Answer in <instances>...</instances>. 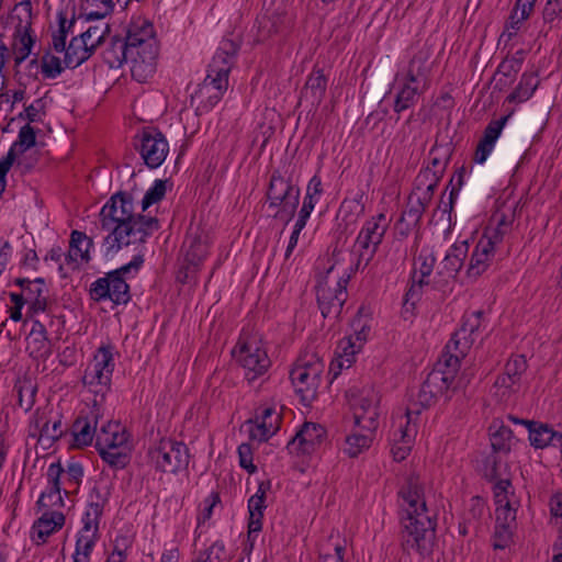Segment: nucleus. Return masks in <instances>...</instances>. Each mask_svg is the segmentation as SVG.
Listing matches in <instances>:
<instances>
[{"instance_id":"58836bf2","label":"nucleus","mask_w":562,"mask_h":562,"mask_svg":"<svg viewBox=\"0 0 562 562\" xmlns=\"http://www.w3.org/2000/svg\"><path fill=\"white\" fill-rule=\"evenodd\" d=\"M369 434H351L346 438V448L345 451L350 458L358 457L364 449H368L372 443V432Z\"/></svg>"},{"instance_id":"4468645a","label":"nucleus","mask_w":562,"mask_h":562,"mask_svg":"<svg viewBox=\"0 0 562 562\" xmlns=\"http://www.w3.org/2000/svg\"><path fill=\"white\" fill-rule=\"evenodd\" d=\"M130 434L119 422H106L97 432L95 449H125L128 443Z\"/></svg>"},{"instance_id":"f704fd0d","label":"nucleus","mask_w":562,"mask_h":562,"mask_svg":"<svg viewBox=\"0 0 562 562\" xmlns=\"http://www.w3.org/2000/svg\"><path fill=\"white\" fill-rule=\"evenodd\" d=\"M14 390L18 393L19 406L24 412H29L35 403V395L37 391L36 384L31 379L24 378L22 380H18L14 385Z\"/></svg>"},{"instance_id":"13d9d810","label":"nucleus","mask_w":562,"mask_h":562,"mask_svg":"<svg viewBox=\"0 0 562 562\" xmlns=\"http://www.w3.org/2000/svg\"><path fill=\"white\" fill-rule=\"evenodd\" d=\"M60 493L61 491L55 492V488H50L47 493H42L36 502L38 509L49 508L56 505L64 506Z\"/></svg>"},{"instance_id":"de8ad7c7","label":"nucleus","mask_w":562,"mask_h":562,"mask_svg":"<svg viewBox=\"0 0 562 562\" xmlns=\"http://www.w3.org/2000/svg\"><path fill=\"white\" fill-rule=\"evenodd\" d=\"M168 180L158 179L154 186L147 190L142 200V213L148 210L153 204L161 201L166 195Z\"/></svg>"},{"instance_id":"72a5a7b5","label":"nucleus","mask_w":562,"mask_h":562,"mask_svg":"<svg viewBox=\"0 0 562 562\" xmlns=\"http://www.w3.org/2000/svg\"><path fill=\"white\" fill-rule=\"evenodd\" d=\"M36 145V132L30 124L23 125L18 134V139L13 143L7 154H12L13 161L16 159V155L24 154L27 149Z\"/></svg>"},{"instance_id":"a878e982","label":"nucleus","mask_w":562,"mask_h":562,"mask_svg":"<svg viewBox=\"0 0 562 562\" xmlns=\"http://www.w3.org/2000/svg\"><path fill=\"white\" fill-rule=\"evenodd\" d=\"M98 426V414L91 412V418L78 417L74 423V439L75 445L78 448L89 446L93 441V437H97Z\"/></svg>"},{"instance_id":"7ed1b4c3","label":"nucleus","mask_w":562,"mask_h":562,"mask_svg":"<svg viewBox=\"0 0 562 562\" xmlns=\"http://www.w3.org/2000/svg\"><path fill=\"white\" fill-rule=\"evenodd\" d=\"M133 247L136 254L128 263L105 273L90 285L89 295L92 301L110 300L115 305H126L131 301L132 295L125 276L132 270L138 271L143 266L145 245Z\"/></svg>"},{"instance_id":"b1692460","label":"nucleus","mask_w":562,"mask_h":562,"mask_svg":"<svg viewBox=\"0 0 562 562\" xmlns=\"http://www.w3.org/2000/svg\"><path fill=\"white\" fill-rule=\"evenodd\" d=\"M93 246V239L85 233L72 231L70 234L69 250L66 255V262L74 263L78 268V257L83 261L90 260L89 250Z\"/></svg>"},{"instance_id":"49530a36","label":"nucleus","mask_w":562,"mask_h":562,"mask_svg":"<svg viewBox=\"0 0 562 562\" xmlns=\"http://www.w3.org/2000/svg\"><path fill=\"white\" fill-rule=\"evenodd\" d=\"M110 31V25L104 23L102 25L90 26L87 31L82 32L80 36L83 37L87 44L93 45V50L95 52L97 48L104 43Z\"/></svg>"},{"instance_id":"5fc2aeb1","label":"nucleus","mask_w":562,"mask_h":562,"mask_svg":"<svg viewBox=\"0 0 562 562\" xmlns=\"http://www.w3.org/2000/svg\"><path fill=\"white\" fill-rule=\"evenodd\" d=\"M91 363H98L99 368L98 370L104 371L109 370L110 373L113 372L114 363H113V356L111 351V347H100L98 350V353L94 356Z\"/></svg>"},{"instance_id":"c85d7f7f","label":"nucleus","mask_w":562,"mask_h":562,"mask_svg":"<svg viewBox=\"0 0 562 562\" xmlns=\"http://www.w3.org/2000/svg\"><path fill=\"white\" fill-rule=\"evenodd\" d=\"M103 60L110 68H119L123 63L131 59V54L126 47V43L120 36H113L109 47L102 54Z\"/></svg>"},{"instance_id":"4c0bfd02","label":"nucleus","mask_w":562,"mask_h":562,"mask_svg":"<svg viewBox=\"0 0 562 562\" xmlns=\"http://www.w3.org/2000/svg\"><path fill=\"white\" fill-rule=\"evenodd\" d=\"M67 68L59 57L46 50L41 58V70L45 79H55Z\"/></svg>"},{"instance_id":"412c9836","label":"nucleus","mask_w":562,"mask_h":562,"mask_svg":"<svg viewBox=\"0 0 562 562\" xmlns=\"http://www.w3.org/2000/svg\"><path fill=\"white\" fill-rule=\"evenodd\" d=\"M530 445L536 449H544L549 446L562 450V432L553 430L548 424L536 422L529 430Z\"/></svg>"},{"instance_id":"f03ea898","label":"nucleus","mask_w":562,"mask_h":562,"mask_svg":"<svg viewBox=\"0 0 562 562\" xmlns=\"http://www.w3.org/2000/svg\"><path fill=\"white\" fill-rule=\"evenodd\" d=\"M398 495L407 504L401 518V543L405 552L415 550L422 557L432 553L436 522L427 515L424 487L419 476L412 474L406 479Z\"/></svg>"},{"instance_id":"20e7f679","label":"nucleus","mask_w":562,"mask_h":562,"mask_svg":"<svg viewBox=\"0 0 562 562\" xmlns=\"http://www.w3.org/2000/svg\"><path fill=\"white\" fill-rule=\"evenodd\" d=\"M334 267L335 266L331 265L327 269L326 276L318 281L316 286L317 304L324 318L330 316L338 317L348 296L347 285L350 280V274L340 277L334 288L328 284L327 278L334 270Z\"/></svg>"},{"instance_id":"f3484780","label":"nucleus","mask_w":562,"mask_h":562,"mask_svg":"<svg viewBox=\"0 0 562 562\" xmlns=\"http://www.w3.org/2000/svg\"><path fill=\"white\" fill-rule=\"evenodd\" d=\"M65 525V515L60 512L47 510L32 526V539L37 544L46 542L47 538Z\"/></svg>"},{"instance_id":"3c124183","label":"nucleus","mask_w":562,"mask_h":562,"mask_svg":"<svg viewBox=\"0 0 562 562\" xmlns=\"http://www.w3.org/2000/svg\"><path fill=\"white\" fill-rule=\"evenodd\" d=\"M528 364L525 356L517 355L507 361L505 364V372L519 385L521 376L526 372Z\"/></svg>"},{"instance_id":"338daca9","label":"nucleus","mask_w":562,"mask_h":562,"mask_svg":"<svg viewBox=\"0 0 562 562\" xmlns=\"http://www.w3.org/2000/svg\"><path fill=\"white\" fill-rule=\"evenodd\" d=\"M316 202H317V200L312 199V196L310 194L305 195L303 205L299 212V217L296 221L300 223V226L306 225V222H307L312 211L314 210Z\"/></svg>"},{"instance_id":"0eeeda50","label":"nucleus","mask_w":562,"mask_h":562,"mask_svg":"<svg viewBox=\"0 0 562 562\" xmlns=\"http://www.w3.org/2000/svg\"><path fill=\"white\" fill-rule=\"evenodd\" d=\"M153 35V25L147 20H142L138 22H133L127 29L126 36L123 38V42L126 43V47L131 54V60L133 61V66L131 68L132 76L136 78L138 81L145 79L143 72L148 71L153 72L155 65L153 59L148 63L139 55L137 52V57L134 56L133 50L146 44V41L150 38Z\"/></svg>"},{"instance_id":"4be33fe9","label":"nucleus","mask_w":562,"mask_h":562,"mask_svg":"<svg viewBox=\"0 0 562 562\" xmlns=\"http://www.w3.org/2000/svg\"><path fill=\"white\" fill-rule=\"evenodd\" d=\"M327 89V78L323 69H314L301 91V100L310 102L311 105H319Z\"/></svg>"},{"instance_id":"79ce46f5","label":"nucleus","mask_w":562,"mask_h":562,"mask_svg":"<svg viewBox=\"0 0 562 562\" xmlns=\"http://www.w3.org/2000/svg\"><path fill=\"white\" fill-rule=\"evenodd\" d=\"M440 169L426 167L422 169L415 180V190L435 191L440 181Z\"/></svg>"},{"instance_id":"4d7b16f0","label":"nucleus","mask_w":562,"mask_h":562,"mask_svg":"<svg viewBox=\"0 0 562 562\" xmlns=\"http://www.w3.org/2000/svg\"><path fill=\"white\" fill-rule=\"evenodd\" d=\"M464 173H465V168L461 167L456 171L453 177L450 179V184L452 186V189H451L450 195H449L448 209H445V212L452 211L453 203L457 199L458 192L460 191V189L463 184Z\"/></svg>"},{"instance_id":"a19ab883","label":"nucleus","mask_w":562,"mask_h":562,"mask_svg":"<svg viewBox=\"0 0 562 562\" xmlns=\"http://www.w3.org/2000/svg\"><path fill=\"white\" fill-rule=\"evenodd\" d=\"M286 190H293V183L291 180L284 179L278 171H274L270 178L267 191L268 203H276Z\"/></svg>"},{"instance_id":"c756f323","label":"nucleus","mask_w":562,"mask_h":562,"mask_svg":"<svg viewBox=\"0 0 562 562\" xmlns=\"http://www.w3.org/2000/svg\"><path fill=\"white\" fill-rule=\"evenodd\" d=\"M102 459L111 469L123 470L132 459V446H125V449H95Z\"/></svg>"},{"instance_id":"5701e85b","label":"nucleus","mask_w":562,"mask_h":562,"mask_svg":"<svg viewBox=\"0 0 562 562\" xmlns=\"http://www.w3.org/2000/svg\"><path fill=\"white\" fill-rule=\"evenodd\" d=\"M228 88V77L207 69V75L200 87L201 94H207L211 106L216 105Z\"/></svg>"},{"instance_id":"2f4dec72","label":"nucleus","mask_w":562,"mask_h":562,"mask_svg":"<svg viewBox=\"0 0 562 562\" xmlns=\"http://www.w3.org/2000/svg\"><path fill=\"white\" fill-rule=\"evenodd\" d=\"M537 74L525 72L521 76L520 82L514 89V91L507 97L508 102H524L527 101L536 91L539 86V80H537Z\"/></svg>"},{"instance_id":"603ef678","label":"nucleus","mask_w":562,"mask_h":562,"mask_svg":"<svg viewBox=\"0 0 562 562\" xmlns=\"http://www.w3.org/2000/svg\"><path fill=\"white\" fill-rule=\"evenodd\" d=\"M512 541V532L509 529V525L502 522V517L499 514L497 515V522L495 525L494 531V542L493 548L496 550H503L509 546Z\"/></svg>"},{"instance_id":"6ab92c4d","label":"nucleus","mask_w":562,"mask_h":562,"mask_svg":"<svg viewBox=\"0 0 562 562\" xmlns=\"http://www.w3.org/2000/svg\"><path fill=\"white\" fill-rule=\"evenodd\" d=\"M63 52L64 64L69 69L79 67L94 54L93 45L87 44L80 35L74 36Z\"/></svg>"},{"instance_id":"dca6fc26","label":"nucleus","mask_w":562,"mask_h":562,"mask_svg":"<svg viewBox=\"0 0 562 562\" xmlns=\"http://www.w3.org/2000/svg\"><path fill=\"white\" fill-rule=\"evenodd\" d=\"M513 113L514 111H510L508 114L498 120H493L487 124L474 153L473 159L476 164H483L487 159V156L493 150L495 142L499 137L502 130Z\"/></svg>"},{"instance_id":"8fccbe9b","label":"nucleus","mask_w":562,"mask_h":562,"mask_svg":"<svg viewBox=\"0 0 562 562\" xmlns=\"http://www.w3.org/2000/svg\"><path fill=\"white\" fill-rule=\"evenodd\" d=\"M206 256V245L199 237H193L186 254V261L198 267Z\"/></svg>"},{"instance_id":"1a4fd4ad","label":"nucleus","mask_w":562,"mask_h":562,"mask_svg":"<svg viewBox=\"0 0 562 562\" xmlns=\"http://www.w3.org/2000/svg\"><path fill=\"white\" fill-rule=\"evenodd\" d=\"M134 146L150 169L159 167L169 150L165 135L154 126L143 127L142 132L134 137Z\"/></svg>"},{"instance_id":"bf43d9fd","label":"nucleus","mask_w":562,"mask_h":562,"mask_svg":"<svg viewBox=\"0 0 562 562\" xmlns=\"http://www.w3.org/2000/svg\"><path fill=\"white\" fill-rule=\"evenodd\" d=\"M233 63L234 60L225 58L223 55L215 53L211 64L209 65V69H211L212 72H217L228 77Z\"/></svg>"},{"instance_id":"c9c22d12","label":"nucleus","mask_w":562,"mask_h":562,"mask_svg":"<svg viewBox=\"0 0 562 562\" xmlns=\"http://www.w3.org/2000/svg\"><path fill=\"white\" fill-rule=\"evenodd\" d=\"M76 23L75 14L71 16L70 20H67L66 13L60 11L58 13V31L53 34L52 37V45L53 49L56 53H63L65 49V43L67 40L68 33L72 31V27Z\"/></svg>"},{"instance_id":"f8f14e48","label":"nucleus","mask_w":562,"mask_h":562,"mask_svg":"<svg viewBox=\"0 0 562 562\" xmlns=\"http://www.w3.org/2000/svg\"><path fill=\"white\" fill-rule=\"evenodd\" d=\"M326 436V430L314 423H304L301 429L289 441L288 449L291 453L311 454L315 451Z\"/></svg>"},{"instance_id":"6e6d98bb","label":"nucleus","mask_w":562,"mask_h":562,"mask_svg":"<svg viewBox=\"0 0 562 562\" xmlns=\"http://www.w3.org/2000/svg\"><path fill=\"white\" fill-rule=\"evenodd\" d=\"M239 464L249 473H255L257 467L252 463V447L248 442H244L238 447Z\"/></svg>"},{"instance_id":"09e8293b","label":"nucleus","mask_w":562,"mask_h":562,"mask_svg":"<svg viewBox=\"0 0 562 562\" xmlns=\"http://www.w3.org/2000/svg\"><path fill=\"white\" fill-rule=\"evenodd\" d=\"M14 284L22 289L27 299H31L35 297V295L41 296L44 293L45 279L36 278L30 280L27 278H16Z\"/></svg>"},{"instance_id":"69168bd1","label":"nucleus","mask_w":562,"mask_h":562,"mask_svg":"<svg viewBox=\"0 0 562 562\" xmlns=\"http://www.w3.org/2000/svg\"><path fill=\"white\" fill-rule=\"evenodd\" d=\"M561 12L562 4H560V2L557 0H548L542 13L544 22L552 23L560 16Z\"/></svg>"},{"instance_id":"cd10ccee","label":"nucleus","mask_w":562,"mask_h":562,"mask_svg":"<svg viewBox=\"0 0 562 562\" xmlns=\"http://www.w3.org/2000/svg\"><path fill=\"white\" fill-rule=\"evenodd\" d=\"M34 427L38 430V441H47L50 445L63 436L60 418L52 420L45 415L36 414Z\"/></svg>"},{"instance_id":"2eb2a0df","label":"nucleus","mask_w":562,"mask_h":562,"mask_svg":"<svg viewBox=\"0 0 562 562\" xmlns=\"http://www.w3.org/2000/svg\"><path fill=\"white\" fill-rule=\"evenodd\" d=\"M417 262L419 263L418 272L419 277H417V269H414L412 274V285L405 294L404 306L407 308L409 304L412 307L415 306L416 302L420 299L422 288L428 284L426 280L427 277L430 276L434 269V265L436 262V258L432 255H423L420 254L417 257Z\"/></svg>"},{"instance_id":"aec40b11","label":"nucleus","mask_w":562,"mask_h":562,"mask_svg":"<svg viewBox=\"0 0 562 562\" xmlns=\"http://www.w3.org/2000/svg\"><path fill=\"white\" fill-rule=\"evenodd\" d=\"M495 241L492 238L481 239L470 259L468 276L470 278L480 277L490 266L493 257Z\"/></svg>"},{"instance_id":"7c9ffc66","label":"nucleus","mask_w":562,"mask_h":562,"mask_svg":"<svg viewBox=\"0 0 562 562\" xmlns=\"http://www.w3.org/2000/svg\"><path fill=\"white\" fill-rule=\"evenodd\" d=\"M120 2V0H116ZM114 8L113 0H87L86 5H82V12L78 19H85V21L101 20L109 15Z\"/></svg>"},{"instance_id":"bb28decb","label":"nucleus","mask_w":562,"mask_h":562,"mask_svg":"<svg viewBox=\"0 0 562 562\" xmlns=\"http://www.w3.org/2000/svg\"><path fill=\"white\" fill-rule=\"evenodd\" d=\"M18 7H21L24 9V11L27 14V20L25 24H23V20L19 19V23L15 26V32L13 34V43L12 45H16L20 47H23L26 45V47H33L35 44V37L31 34L32 33V4L30 0H24L19 3Z\"/></svg>"},{"instance_id":"e433bc0d","label":"nucleus","mask_w":562,"mask_h":562,"mask_svg":"<svg viewBox=\"0 0 562 562\" xmlns=\"http://www.w3.org/2000/svg\"><path fill=\"white\" fill-rule=\"evenodd\" d=\"M97 368H99L98 363H89L85 370V374L82 376V382L86 385H90V386L99 385L101 387L106 389L110 385L112 373H110L109 370L101 371V370H98ZM100 391H102V389L95 390L97 393Z\"/></svg>"},{"instance_id":"473e14b6","label":"nucleus","mask_w":562,"mask_h":562,"mask_svg":"<svg viewBox=\"0 0 562 562\" xmlns=\"http://www.w3.org/2000/svg\"><path fill=\"white\" fill-rule=\"evenodd\" d=\"M491 446L494 452H509L513 431L509 427L494 422L490 427Z\"/></svg>"},{"instance_id":"a18cd8bd","label":"nucleus","mask_w":562,"mask_h":562,"mask_svg":"<svg viewBox=\"0 0 562 562\" xmlns=\"http://www.w3.org/2000/svg\"><path fill=\"white\" fill-rule=\"evenodd\" d=\"M426 77V57L422 53L416 54L409 61L405 83H409L412 86V83H416L420 78Z\"/></svg>"},{"instance_id":"774afa93","label":"nucleus","mask_w":562,"mask_h":562,"mask_svg":"<svg viewBox=\"0 0 562 562\" xmlns=\"http://www.w3.org/2000/svg\"><path fill=\"white\" fill-rule=\"evenodd\" d=\"M351 326L355 331L356 340L359 342L366 341L370 331V327L362 323L360 311L358 312V315L352 319Z\"/></svg>"},{"instance_id":"423d86ee","label":"nucleus","mask_w":562,"mask_h":562,"mask_svg":"<svg viewBox=\"0 0 562 562\" xmlns=\"http://www.w3.org/2000/svg\"><path fill=\"white\" fill-rule=\"evenodd\" d=\"M450 389H456L454 385L447 381V378H442L438 372H429L426 380L423 382L420 390L417 394V402L413 405H419V408L408 407L406 411V416L408 418L407 424H409L412 414L419 415L422 408H429L432 406L439 396L443 395ZM401 440L404 443L409 441V429L408 425H406L405 429L401 428Z\"/></svg>"},{"instance_id":"c03bdc74","label":"nucleus","mask_w":562,"mask_h":562,"mask_svg":"<svg viewBox=\"0 0 562 562\" xmlns=\"http://www.w3.org/2000/svg\"><path fill=\"white\" fill-rule=\"evenodd\" d=\"M416 192H412L408 196L406 209L403 211L400 223H407V227L417 226L424 214V207L419 206V202H415Z\"/></svg>"},{"instance_id":"393cba45","label":"nucleus","mask_w":562,"mask_h":562,"mask_svg":"<svg viewBox=\"0 0 562 562\" xmlns=\"http://www.w3.org/2000/svg\"><path fill=\"white\" fill-rule=\"evenodd\" d=\"M260 424L257 426L256 431H251L250 436L252 439L259 441H267L272 437L279 429L282 417L281 414L277 413L272 407H265L261 416Z\"/></svg>"},{"instance_id":"9b49d317","label":"nucleus","mask_w":562,"mask_h":562,"mask_svg":"<svg viewBox=\"0 0 562 562\" xmlns=\"http://www.w3.org/2000/svg\"><path fill=\"white\" fill-rule=\"evenodd\" d=\"M386 229V216L383 213H380L376 217L371 218L364 224L357 238V244L361 248L357 266L362 261H364V266L369 265L379 245L382 243Z\"/></svg>"},{"instance_id":"052dcab7","label":"nucleus","mask_w":562,"mask_h":562,"mask_svg":"<svg viewBox=\"0 0 562 562\" xmlns=\"http://www.w3.org/2000/svg\"><path fill=\"white\" fill-rule=\"evenodd\" d=\"M526 19H520V14L517 13V11L512 10L506 23H505V30L502 34V37L506 36L507 40H512L517 31L520 29L522 22Z\"/></svg>"},{"instance_id":"9d476101","label":"nucleus","mask_w":562,"mask_h":562,"mask_svg":"<svg viewBox=\"0 0 562 562\" xmlns=\"http://www.w3.org/2000/svg\"><path fill=\"white\" fill-rule=\"evenodd\" d=\"M237 347V360L246 370L245 375L249 382L268 371L271 361L266 350L260 348L256 340L239 341Z\"/></svg>"},{"instance_id":"ea45409f","label":"nucleus","mask_w":562,"mask_h":562,"mask_svg":"<svg viewBox=\"0 0 562 562\" xmlns=\"http://www.w3.org/2000/svg\"><path fill=\"white\" fill-rule=\"evenodd\" d=\"M419 94L418 88L416 86H411L409 83H404L402 89L395 97L394 101V111L396 113H401L416 103V97Z\"/></svg>"},{"instance_id":"39448f33","label":"nucleus","mask_w":562,"mask_h":562,"mask_svg":"<svg viewBox=\"0 0 562 562\" xmlns=\"http://www.w3.org/2000/svg\"><path fill=\"white\" fill-rule=\"evenodd\" d=\"M323 370L322 361L305 362L304 359H297L295 367L291 370V382L304 405L315 400Z\"/></svg>"},{"instance_id":"6e6552de","label":"nucleus","mask_w":562,"mask_h":562,"mask_svg":"<svg viewBox=\"0 0 562 562\" xmlns=\"http://www.w3.org/2000/svg\"><path fill=\"white\" fill-rule=\"evenodd\" d=\"M156 469L164 473H177L189 464V449L183 442L161 439L157 447L149 451Z\"/></svg>"},{"instance_id":"864d4df0","label":"nucleus","mask_w":562,"mask_h":562,"mask_svg":"<svg viewBox=\"0 0 562 562\" xmlns=\"http://www.w3.org/2000/svg\"><path fill=\"white\" fill-rule=\"evenodd\" d=\"M91 502L89 504L88 510L93 519H99L102 516L104 505L108 502V497L102 495L98 487H93L90 493Z\"/></svg>"},{"instance_id":"37998d69","label":"nucleus","mask_w":562,"mask_h":562,"mask_svg":"<svg viewBox=\"0 0 562 562\" xmlns=\"http://www.w3.org/2000/svg\"><path fill=\"white\" fill-rule=\"evenodd\" d=\"M525 59V50H517L510 58H505L497 68L496 75H502L505 78L513 79L520 70Z\"/></svg>"},{"instance_id":"e2e57ef3","label":"nucleus","mask_w":562,"mask_h":562,"mask_svg":"<svg viewBox=\"0 0 562 562\" xmlns=\"http://www.w3.org/2000/svg\"><path fill=\"white\" fill-rule=\"evenodd\" d=\"M499 459L495 454L486 457L484 460V477L490 481H496L501 474L498 472Z\"/></svg>"},{"instance_id":"a211bd4d","label":"nucleus","mask_w":562,"mask_h":562,"mask_svg":"<svg viewBox=\"0 0 562 562\" xmlns=\"http://www.w3.org/2000/svg\"><path fill=\"white\" fill-rule=\"evenodd\" d=\"M457 350L459 341L452 338L446 346L441 356L438 358L431 372H438L442 378H447V381L453 385L456 375L460 369L461 358L459 355L451 352V348Z\"/></svg>"},{"instance_id":"f257e3e1","label":"nucleus","mask_w":562,"mask_h":562,"mask_svg":"<svg viewBox=\"0 0 562 562\" xmlns=\"http://www.w3.org/2000/svg\"><path fill=\"white\" fill-rule=\"evenodd\" d=\"M100 229L106 232L103 245L106 254L123 247L143 246L159 229L155 216L135 213L133 192L117 191L106 201L99 213Z\"/></svg>"},{"instance_id":"0e129e2a","label":"nucleus","mask_w":562,"mask_h":562,"mask_svg":"<svg viewBox=\"0 0 562 562\" xmlns=\"http://www.w3.org/2000/svg\"><path fill=\"white\" fill-rule=\"evenodd\" d=\"M65 472L61 463L58 461L56 463H52L47 470V481L50 485V488H55V492L61 491L60 488V476Z\"/></svg>"},{"instance_id":"ddd939ff","label":"nucleus","mask_w":562,"mask_h":562,"mask_svg":"<svg viewBox=\"0 0 562 562\" xmlns=\"http://www.w3.org/2000/svg\"><path fill=\"white\" fill-rule=\"evenodd\" d=\"M378 397L373 391H369L366 395H361L357 403H353L355 425L367 430L374 431L378 427L376 411Z\"/></svg>"},{"instance_id":"680f3d73","label":"nucleus","mask_w":562,"mask_h":562,"mask_svg":"<svg viewBox=\"0 0 562 562\" xmlns=\"http://www.w3.org/2000/svg\"><path fill=\"white\" fill-rule=\"evenodd\" d=\"M462 267V261L459 259L451 257L450 255H446L441 265H440V274H443L448 278H454L457 273L460 271Z\"/></svg>"}]
</instances>
